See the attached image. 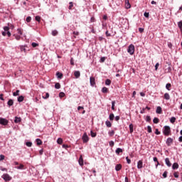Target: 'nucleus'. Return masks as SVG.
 I'll return each instance as SVG.
<instances>
[{"instance_id":"nucleus-1","label":"nucleus","mask_w":182,"mask_h":182,"mask_svg":"<svg viewBox=\"0 0 182 182\" xmlns=\"http://www.w3.org/2000/svg\"><path fill=\"white\" fill-rule=\"evenodd\" d=\"M171 133V129L170 128V126H164V130H163V134L164 136H170V134Z\"/></svg>"},{"instance_id":"nucleus-2","label":"nucleus","mask_w":182,"mask_h":182,"mask_svg":"<svg viewBox=\"0 0 182 182\" xmlns=\"http://www.w3.org/2000/svg\"><path fill=\"white\" fill-rule=\"evenodd\" d=\"M4 31L1 33L3 36H6V35L9 37H11V32L9 31V26H4Z\"/></svg>"},{"instance_id":"nucleus-3","label":"nucleus","mask_w":182,"mask_h":182,"mask_svg":"<svg viewBox=\"0 0 182 182\" xmlns=\"http://www.w3.org/2000/svg\"><path fill=\"white\" fill-rule=\"evenodd\" d=\"M1 178L4 180V181H11L12 180V177L9 176L8 173H4L1 176Z\"/></svg>"},{"instance_id":"nucleus-4","label":"nucleus","mask_w":182,"mask_h":182,"mask_svg":"<svg viewBox=\"0 0 182 182\" xmlns=\"http://www.w3.org/2000/svg\"><path fill=\"white\" fill-rule=\"evenodd\" d=\"M127 52H128V53H129V55L134 54V46L133 44H131L129 46Z\"/></svg>"},{"instance_id":"nucleus-5","label":"nucleus","mask_w":182,"mask_h":182,"mask_svg":"<svg viewBox=\"0 0 182 182\" xmlns=\"http://www.w3.org/2000/svg\"><path fill=\"white\" fill-rule=\"evenodd\" d=\"M8 123H9V121L5 118H0V124L2 126H7Z\"/></svg>"},{"instance_id":"nucleus-6","label":"nucleus","mask_w":182,"mask_h":182,"mask_svg":"<svg viewBox=\"0 0 182 182\" xmlns=\"http://www.w3.org/2000/svg\"><path fill=\"white\" fill-rule=\"evenodd\" d=\"M82 139L83 143H87V141H89V136H87V134H86V133H84Z\"/></svg>"},{"instance_id":"nucleus-7","label":"nucleus","mask_w":182,"mask_h":182,"mask_svg":"<svg viewBox=\"0 0 182 182\" xmlns=\"http://www.w3.org/2000/svg\"><path fill=\"white\" fill-rule=\"evenodd\" d=\"M90 83L91 86H95V85H96L95 77H90Z\"/></svg>"},{"instance_id":"nucleus-8","label":"nucleus","mask_w":182,"mask_h":182,"mask_svg":"<svg viewBox=\"0 0 182 182\" xmlns=\"http://www.w3.org/2000/svg\"><path fill=\"white\" fill-rule=\"evenodd\" d=\"M167 146H171V143H173V139L172 138H168L166 141Z\"/></svg>"},{"instance_id":"nucleus-9","label":"nucleus","mask_w":182,"mask_h":182,"mask_svg":"<svg viewBox=\"0 0 182 182\" xmlns=\"http://www.w3.org/2000/svg\"><path fill=\"white\" fill-rule=\"evenodd\" d=\"M137 168H143V161L140 160L138 161Z\"/></svg>"},{"instance_id":"nucleus-10","label":"nucleus","mask_w":182,"mask_h":182,"mask_svg":"<svg viewBox=\"0 0 182 182\" xmlns=\"http://www.w3.org/2000/svg\"><path fill=\"white\" fill-rule=\"evenodd\" d=\"M165 163L168 167H171V163L170 162V159L168 158L165 159Z\"/></svg>"},{"instance_id":"nucleus-11","label":"nucleus","mask_w":182,"mask_h":182,"mask_svg":"<svg viewBox=\"0 0 182 182\" xmlns=\"http://www.w3.org/2000/svg\"><path fill=\"white\" fill-rule=\"evenodd\" d=\"M74 75L75 76L76 79H79V77H80V71H75Z\"/></svg>"},{"instance_id":"nucleus-12","label":"nucleus","mask_w":182,"mask_h":182,"mask_svg":"<svg viewBox=\"0 0 182 182\" xmlns=\"http://www.w3.org/2000/svg\"><path fill=\"white\" fill-rule=\"evenodd\" d=\"M22 119L21 117H15L14 123H21Z\"/></svg>"},{"instance_id":"nucleus-13","label":"nucleus","mask_w":182,"mask_h":182,"mask_svg":"<svg viewBox=\"0 0 182 182\" xmlns=\"http://www.w3.org/2000/svg\"><path fill=\"white\" fill-rule=\"evenodd\" d=\"M115 170L116 171H120L122 170V164H117L115 166Z\"/></svg>"},{"instance_id":"nucleus-14","label":"nucleus","mask_w":182,"mask_h":182,"mask_svg":"<svg viewBox=\"0 0 182 182\" xmlns=\"http://www.w3.org/2000/svg\"><path fill=\"white\" fill-rule=\"evenodd\" d=\"M56 76H57L58 79H62V77H63V74H62L60 72H57L56 73Z\"/></svg>"},{"instance_id":"nucleus-15","label":"nucleus","mask_w":182,"mask_h":182,"mask_svg":"<svg viewBox=\"0 0 182 182\" xmlns=\"http://www.w3.org/2000/svg\"><path fill=\"white\" fill-rule=\"evenodd\" d=\"M116 154H120V153H123V149L122 148H117L115 151Z\"/></svg>"},{"instance_id":"nucleus-16","label":"nucleus","mask_w":182,"mask_h":182,"mask_svg":"<svg viewBox=\"0 0 182 182\" xmlns=\"http://www.w3.org/2000/svg\"><path fill=\"white\" fill-rule=\"evenodd\" d=\"M156 112L158 114H161V112H162L161 107H157Z\"/></svg>"},{"instance_id":"nucleus-17","label":"nucleus","mask_w":182,"mask_h":182,"mask_svg":"<svg viewBox=\"0 0 182 182\" xmlns=\"http://www.w3.org/2000/svg\"><path fill=\"white\" fill-rule=\"evenodd\" d=\"M173 170H177L178 168V163H174L172 166Z\"/></svg>"},{"instance_id":"nucleus-18","label":"nucleus","mask_w":182,"mask_h":182,"mask_svg":"<svg viewBox=\"0 0 182 182\" xmlns=\"http://www.w3.org/2000/svg\"><path fill=\"white\" fill-rule=\"evenodd\" d=\"M78 163L80 166H83V158L82 156L79 158Z\"/></svg>"},{"instance_id":"nucleus-19","label":"nucleus","mask_w":182,"mask_h":182,"mask_svg":"<svg viewBox=\"0 0 182 182\" xmlns=\"http://www.w3.org/2000/svg\"><path fill=\"white\" fill-rule=\"evenodd\" d=\"M8 106H14V100H9L7 102Z\"/></svg>"},{"instance_id":"nucleus-20","label":"nucleus","mask_w":182,"mask_h":182,"mask_svg":"<svg viewBox=\"0 0 182 182\" xmlns=\"http://www.w3.org/2000/svg\"><path fill=\"white\" fill-rule=\"evenodd\" d=\"M24 99H25V97H23V96L21 95L20 97H18L17 100H18V102H19V103H21V102H23Z\"/></svg>"},{"instance_id":"nucleus-21","label":"nucleus","mask_w":182,"mask_h":182,"mask_svg":"<svg viewBox=\"0 0 182 182\" xmlns=\"http://www.w3.org/2000/svg\"><path fill=\"white\" fill-rule=\"evenodd\" d=\"M164 99H166V100H170V95L168 93H165Z\"/></svg>"},{"instance_id":"nucleus-22","label":"nucleus","mask_w":182,"mask_h":182,"mask_svg":"<svg viewBox=\"0 0 182 182\" xmlns=\"http://www.w3.org/2000/svg\"><path fill=\"white\" fill-rule=\"evenodd\" d=\"M26 48V46H20L21 52H26V48Z\"/></svg>"},{"instance_id":"nucleus-23","label":"nucleus","mask_w":182,"mask_h":182,"mask_svg":"<svg viewBox=\"0 0 182 182\" xmlns=\"http://www.w3.org/2000/svg\"><path fill=\"white\" fill-rule=\"evenodd\" d=\"M125 4H126V9H129V8L131 7L130 4L129 3V0H125Z\"/></svg>"},{"instance_id":"nucleus-24","label":"nucleus","mask_w":182,"mask_h":182,"mask_svg":"<svg viewBox=\"0 0 182 182\" xmlns=\"http://www.w3.org/2000/svg\"><path fill=\"white\" fill-rule=\"evenodd\" d=\"M112 83V81L109 80V79H107L106 80H105V85H107V86H110V84Z\"/></svg>"},{"instance_id":"nucleus-25","label":"nucleus","mask_w":182,"mask_h":182,"mask_svg":"<svg viewBox=\"0 0 182 182\" xmlns=\"http://www.w3.org/2000/svg\"><path fill=\"white\" fill-rule=\"evenodd\" d=\"M105 124L107 127H112V123L110 122V121H106Z\"/></svg>"},{"instance_id":"nucleus-26","label":"nucleus","mask_w":182,"mask_h":182,"mask_svg":"<svg viewBox=\"0 0 182 182\" xmlns=\"http://www.w3.org/2000/svg\"><path fill=\"white\" fill-rule=\"evenodd\" d=\"M153 122L155 124H157L159 123V122H160V120L159 119V118L155 117V118H154Z\"/></svg>"},{"instance_id":"nucleus-27","label":"nucleus","mask_w":182,"mask_h":182,"mask_svg":"<svg viewBox=\"0 0 182 182\" xmlns=\"http://www.w3.org/2000/svg\"><path fill=\"white\" fill-rule=\"evenodd\" d=\"M102 93H107V92H108L107 87H102Z\"/></svg>"},{"instance_id":"nucleus-28","label":"nucleus","mask_w":182,"mask_h":182,"mask_svg":"<svg viewBox=\"0 0 182 182\" xmlns=\"http://www.w3.org/2000/svg\"><path fill=\"white\" fill-rule=\"evenodd\" d=\"M57 143H58V144H62V143H63V139H62V138H58V139H57Z\"/></svg>"},{"instance_id":"nucleus-29","label":"nucleus","mask_w":182,"mask_h":182,"mask_svg":"<svg viewBox=\"0 0 182 182\" xmlns=\"http://www.w3.org/2000/svg\"><path fill=\"white\" fill-rule=\"evenodd\" d=\"M109 120H114V114L113 113L110 114L109 116Z\"/></svg>"},{"instance_id":"nucleus-30","label":"nucleus","mask_w":182,"mask_h":182,"mask_svg":"<svg viewBox=\"0 0 182 182\" xmlns=\"http://www.w3.org/2000/svg\"><path fill=\"white\" fill-rule=\"evenodd\" d=\"M23 164H20L19 166H16V168H17V170H23Z\"/></svg>"},{"instance_id":"nucleus-31","label":"nucleus","mask_w":182,"mask_h":182,"mask_svg":"<svg viewBox=\"0 0 182 182\" xmlns=\"http://www.w3.org/2000/svg\"><path fill=\"white\" fill-rule=\"evenodd\" d=\"M133 127H134L133 124H129V132H130V133H133Z\"/></svg>"},{"instance_id":"nucleus-32","label":"nucleus","mask_w":182,"mask_h":182,"mask_svg":"<svg viewBox=\"0 0 182 182\" xmlns=\"http://www.w3.org/2000/svg\"><path fill=\"white\" fill-rule=\"evenodd\" d=\"M36 143L38 146H41V144H42V140L37 139H36Z\"/></svg>"},{"instance_id":"nucleus-33","label":"nucleus","mask_w":182,"mask_h":182,"mask_svg":"<svg viewBox=\"0 0 182 182\" xmlns=\"http://www.w3.org/2000/svg\"><path fill=\"white\" fill-rule=\"evenodd\" d=\"M114 105H116V101H112L111 107L112 110H114Z\"/></svg>"},{"instance_id":"nucleus-34","label":"nucleus","mask_w":182,"mask_h":182,"mask_svg":"<svg viewBox=\"0 0 182 182\" xmlns=\"http://www.w3.org/2000/svg\"><path fill=\"white\" fill-rule=\"evenodd\" d=\"M55 89H60V84L59 82L55 83Z\"/></svg>"},{"instance_id":"nucleus-35","label":"nucleus","mask_w":182,"mask_h":182,"mask_svg":"<svg viewBox=\"0 0 182 182\" xmlns=\"http://www.w3.org/2000/svg\"><path fill=\"white\" fill-rule=\"evenodd\" d=\"M13 96H19V90H17L13 93Z\"/></svg>"},{"instance_id":"nucleus-36","label":"nucleus","mask_w":182,"mask_h":182,"mask_svg":"<svg viewBox=\"0 0 182 182\" xmlns=\"http://www.w3.org/2000/svg\"><path fill=\"white\" fill-rule=\"evenodd\" d=\"M170 87H171V84L167 83L166 85V88L167 89V90H170Z\"/></svg>"},{"instance_id":"nucleus-37","label":"nucleus","mask_w":182,"mask_h":182,"mask_svg":"<svg viewBox=\"0 0 182 182\" xmlns=\"http://www.w3.org/2000/svg\"><path fill=\"white\" fill-rule=\"evenodd\" d=\"M26 145L27 146V147H32V142L31 141H27L26 143Z\"/></svg>"},{"instance_id":"nucleus-38","label":"nucleus","mask_w":182,"mask_h":182,"mask_svg":"<svg viewBox=\"0 0 182 182\" xmlns=\"http://www.w3.org/2000/svg\"><path fill=\"white\" fill-rule=\"evenodd\" d=\"M170 122H171V123H175V122H176V117H172L170 119Z\"/></svg>"},{"instance_id":"nucleus-39","label":"nucleus","mask_w":182,"mask_h":182,"mask_svg":"<svg viewBox=\"0 0 182 182\" xmlns=\"http://www.w3.org/2000/svg\"><path fill=\"white\" fill-rule=\"evenodd\" d=\"M53 36H56L58 35V31L54 30L52 31Z\"/></svg>"},{"instance_id":"nucleus-40","label":"nucleus","mask_w":182,"mask_h":182,"mask_svg":"<svg viewBox=\"0 0 182 182\" xmlns=\"http://www.w3.org/2000/svg\"><path fill=\"white\" fill-rule=\"evenodd\" d=\"M109 136L112 137V136H114V131L112 130L111 132H108Z\"/></svg>"},{"instance_id":"nucleus-41","label":"nucleus","mask_w":182,"mask_h":182,"mask_svg":"<svg viewBox=\"0 0 182 182\" xmlns=\"http://www.w3.org/2000/svg\"><path fill=\"white\" fill-rule=\"evenodd\" d=\"M14 36L16 41H21V36L14 35Z\"/></svg>"},{"instance_id":"nucleus-42","label":"nucleus","mask_w":182,"mask_h":182,"mask_svg":"<svg viewBox=\"0 0 182 182\" xmlns=\"http://www.w3.org/2000/svg\"><path fill=\"white\" fill-rule=\"evenodd\" d=\"M91 136L96 137V132H93V131H90Z\"/></svg>"},{"instance_id":"nucleus-43","label":"nucleus","mask_w":182,"mask_h":182,"mask_svg":"<svg viewBox=\"0 0 182 182\" xmlns=\"http://www.w3.org/2000/svg\"><path fill=\"white\" fill-rule=\"evenodd\" d=\"M70 6H69V7H68V9H72V8H73V2H72V1H70Z\"/></svg>"},{"instance_id":"nucleus-44","label":"nucleus","mask_w":182,"mask_h":182,"mask_svg":"<svg viewBox=\"0 0 182 182\" xmlns=\"http://www.w3.org/2000/svg\"><path fill=\"white\" fill-rule=\"evenodd\" d=\"M35 18H36V21H37V22H41V16H36Z\"/></svg>"},{"instance_id":"nucleus-45","label":"nucleus","mask_w":182,"mask_h":182,"mask_svg":"<svg viewBox=\"0 0 182 182\" xmlns=\"http://www.w3.org/2000/svg\"><path fill=\"white\" fill-rule=\"evenodd\" d=\"M31 21H32V17L28 16V17L26 18V22L29 23V22H31Z\"/></svg>"},{"instance_id":"nucleus-46","label":"nucleus","mask_w":182,"mask_h":182,"mask_svg":"<svg viewBox=\"0 0 182 182\" xmlns=\"http://www.w3.org/2000/svg\"><path fill=\"white\" fill-rule=\"evenodd\" d=\"M31 46H33V48H36V46H39V44H38L36 43H32Z\"/></svg>"},{"instance_id":"nucleus-47","label":"nucleus","mask_w":182,"mask_h":182,"mask_svg":"<svg viewBox=\"0 0 182 182\" xmlns=\"http://www.w3.org/2000/svg\"><path fill=\"white\" fill-rule=\"evenodd\" d=\"M109 144L110 147H113V146H114V141H110L109 142Z\"/></svg>"},{"instance_id":"nucleus-48","label":"nucleus","mask_w":182,"mask_h":182,"mask_svg":"<svg viewBox=\"0 0 182 182\" xmlns=\"http://www.w3.org/2000/svg\"><path fill=\"white\" fill-rule=\"evenodd\" d=\"M167 171H165L164 172V173H163V177H164V178H167Z\"/></svg>"},{"instance_id":"nucleus-49","label":"nucleus","mask_w":182,"mask_h":182,"mask_svg":"<svg viewBox=\"0 0 182 182\" xmlns=\"http://www.w3.org/2000/svg\"><path fill=\"white\" fill-rule=\"evenodd\" d=\"M3 160H5V156L4 155H0V161H2Z\"/></svg>"},{"instance_id":"nucleus-50","label":"nucleus","mask_w":182,"mask_h":182,"mask_svg":"<svg viewBox=\"0 0 182 182\" xmlns=\"http://www.w3.org/2000/svg\"><path fill=\"white\" fill-rule=\"evenodd\" d=\"M126 160H127V163L128 164H130V163H132V161L129 159V156H127V157H126Z\"/></svg>"},{"instance_id":"nucleus-51","label":"nucleus","mask_w":182,"mask_h":182,"mask_svg":"<svg viewBox=\"0 0 182 182\" xmlns=\"http://www.w3.org/2000/svg\"><path fill=\"white\" fill-rule=\"evenodd\" d=\"M43 99H49V93L48 92L46 93V97L43 96Z\"/></svg>"},{"instance_id":"nucleus-52","label":"nucleus","mask_w":182,"mask_h":182,"mask_svg":"<svg viewBox=\"0 0 182 182\" xmlns=\"http://www.w3.org/2000/svg\"><path fill=\"white\" fill-rule=\"evenodd\" d=\"M173 176H174L175 178H178V177H179L178 172H175V173H173Z\"/></svg>"},{"instance_id":"nucleus-53","label":"nucleus","mask_w":182,"mask_h":182,"mask_svg":"<svg viewBox=\"0 0 182 182\" xmlns=\"http://www.w3.org/2000/svg\"><path fill=\"white\" fill-rule=\"evenodd\" d=\"M147 129H148V133H151L152 130H151V127L148 126L147 127Z\"/></svg>"},{"instance_id":"nucleus-54","label":"nucleus","mask_w":182,"mask_h":182,"mask_svg":"<svg viewBox=\"0 0 182 182\" xmlns=\"http://www.w3.org/2000/svg\"><path fill=\"white\" fill-rule=\"evenodd\" d=\"M0 170L1 171H8V169H6V168H2V166H0Z\"/></svg>"},{"instance_id":"nucleus-55","label":"nucleus","mask_w":182,"mask_h":182,"mask_svg":"<svg viewBox=\"0 0 182 182\" xmlns=\"http://www.w3.org/2000/svg\"><path fill=\"white\" fill-rule=\"evenodd\" d=\"M159 66H160V64L159 63H156L155 65V70H157V69H159Z\"/></svg>"},{"instance_id":"nucleus-56","label":"nucleus","mask_w":182,"mask_h":182,"mask_svg":"<svg viewBox=\"0 0 182 182\" xmlns=\"http://www.w3.org/2000/svg\"><path fill=\"white\" fill-rule=\"evenodd\" d=\"M146 120V122H150L151 120V118L150 117V116L147 115Z\"/></svg>"},{"instance_id":"nucleus-57","label":"nucleus","mask_w":182,"mask_h":182,"mask_svg":"<svg viewBox=\"0 0 182 182\" xmlns=\"http://www.w3.org/2000/svg\"><path fill=\"white\" fill-rule=\"evenodd\" d=\"M139 32H140V33H143V32H144V28H139Z\"/></svg>"},{"instance_id":"nucleus-58","label":"nucleus","mask_w":182,"mask_h":182,"mask_svg":"<svg viewBox=\"0 0 182 182\" xmlns=\"http://www.w3.org/2000/svg\"><path fill=\"white\" fill-rule=\"evenodd\" d=\"M59 97H65V93L64 92H60Z\"/></svg>"},{"instance_id":"nucleus-59","label":"nucleus","mask_w":182,"mask_h":182,"mask_svg":"<svg viewBox=\"0 0 182 182\" xmlns=\"http://www.w3.org/2000/svg\"><path fill=\"white\" fill-rule=\"evenodd\" d=\"M178 26L179 28H182V21H181L178 23Z\"/></svg>"},{"instance_id":"nucleus-60","label":"nucleus","mask_w":182,"mask_h":182,"mask_svg":"<svg viewBox=\"0 0 182 182\" xmlns=\"http://www.w3.org/2000/svg\"><path fill=\"white\" fill-rule=\"evenodd\" d=\"M155 134H157V135L160 134V132L159 131V129H156Z\"/></svg>"},{"instance_id":"nucleus-61","label":"nucleus","mask_w":182,"mask_h":182,"mask_svg":"<svg viewBox=\"0 0 182 182\" xmlns=\"http://www.w3.org/2000/svg\"><path fill=\"white\" fill-rule=\"evenodd\" d=\"M144 16H145V18H149V13L145 12V13L144 14Z\"/></svg>"},{"instance_id":"nucleus-62","label":"nucleus","mask_w":182,"mask_h":182,"mask_svg":"<svg viewBox=\"0 0 182 182\" xmlns=\"http://www.w3.org/2000/svg\"><path fill=\"white\" fill-rule=\"evenodd\" d=\"M105 60H106V58L102 57V58H100V62H105Z\"/></svg>"},{"instance_id":"nucleus-63","label":"nucleus","mask_w":182,"mask_h":182,"mask_svg":"<svg viewBox=\"0 0 182 182\" xmlns=\"http://www.w3.org/2000/svg\"><path fill=\"white\" fill-rule=\"evenodd\" d=\"M18 33H19L20 35H23L22 31H21V28H18Z\"/></svg>"},{"instance_id":"nucleus-64","label":"nucleus","mask_w":182,"mask_h":182,"mask_svg":"<svg viewBox=\"0 0 182 182\" xmlns=\"http://www.w3.org/2000/svg\"><path fill=\"white\" fill-rule=\"evenodd\" d=\"M178 141H180V143L182 142V136H181L178 138Z\"/></svg>"}]
</instances>
